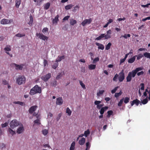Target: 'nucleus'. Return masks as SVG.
I'll return each mask as SVG.
<instances>
[{
    "label": "nucleus",
    "instance_id": "obj_1",
    "mask_svg": "<svg viewBox=\"0 0 150 150\" xmlns=\"http://www.w3.org/2000/svg\"><path fill=\"white\" fill-rule=\"evenodd\" d=\"M143 68L141 67L137 68L135 70H133L131 72H129L126 77V81L130 82L132 79V77H135L138 72L142 70Z\"/></svg>",
    "mask_w": 150,
    "mask_h": 150
},
{
    "label": "nucleus",
    "instance_id": "obj_2",
    "mask_svg": "<svg viewBox=\"0 0 150 150\" xmlns=\"http://www.w3.org/2000/svg\"><path fill=\"white\" fill-rule=\"evenodd\" d=\"M41 92V87L36 85L30 89L29 93L31 95H33L37 93H40Z\"/></svg>",
    "mask_w": 150,
    "mask_h": 150
},
{
    "label": "nucleus",
    "instance_id": "obj_3",
    "mask_svg": "<svg viewBox=\"0 0 150 150\" xmlns=\"http://www.w3.org/2000/svg\"><path fill=\"white\" fill-rule=\"evenodd\" d=\"M21 123H20L16 120L15 119L12 120L10 122V125L11 129H13L19 125L21 126Z\"/></svg>",
    "mask_w": 150,
    "mask_h": 150
},
{
    "label": "nucleus",
    "instance_id": "obj_4",
    "mask_svg": "<svg viewBox=\"0 0 150 150\" xmlns=\"http://www.w3.org/2000/svg\"><path fill=\"white\" fill-rule=\"evenodd\" d=\"M25 78L23 76H19L16 80V82L19 85L25 83Z\"/></svg>",
    "mask_w": 150,
    "mask_h": 150
},
{
    "label": "nucleus",
    "instance_id": "obj_5",
    "mask_svg": "<svg viewBox=\"0 0 150 150\" xmlns=\"http://www.w3.org/2000/svg\"><path fill=\"white\" fill-rule=\"evenodd\" d=\"M119 76L118 77L119 81L120 82L122 81L125 78V74L124 73V70L122 69L119 73Z\"/></svg>",
    "mask_w": 150,
    "mask_h": 150
},
{
    "label": "nucleus",
    "instance_id": "obj_6",
    "mask_svg": "<svg viewBox=\"0 0 150 150\" xmlns=\"http://www.w3.org/2000/svg\"><path fill=\"white\" fill-rule=\"evenodd\" d=\"M36 35L37 36H38L39 38L40 39H42L44 40H47L48 38V37L44 35L42 33H37Z\"/></svg>",
    "mask_w": 150,
    "mask_h": 150
},
{
    "label": "nucleus",
    "instance_id": "obj_7",
    "mask_svg": "<svg viewBox=\"0 0 150 150\" xmlns=\"http://www.w3.org/2000/svg\"><path fill=\"white\" fill-rule=\"evenodd\" d=\"M51 74L50 73H48L46 75L42 76L41 78L44 81L46 82L51 77Z\"/></svg>",
    "mask_w": 150,
    "mask_h": 150
},
{
    "label": "nucleus",
    "instance_id": "obj_8",
    "mask_svg": "<svg viewBox=\"0 0 150 150\" xmlns=\"http://www.w3.org/2000/svg\"><path fill=\"white\" fill-rule=\"evenodd\" d=\"M92 19L91 18H90L88 19H86L83 21L81 23V25L83 26H84L86 24H89L92 22Z\"/></svg>",
    "mask_w": 150,
    "mask_h": 150
},
{
    "label": "nucleus",
    "instance_id": "obj_9",
    "mask_svg": "<svg viewBox=\"0 0 150 150\" xmlns=\"http://www.w3.org/2000/svg\"><path fill=\"white\" fill-rule=\"evenodd\" d=\"M13 65L16 67V69L17 70H22L23 66H24V64H21L20 65L17 64L15 63H14L13 64Z\"/></svg>",
    "mask_w": 150,
    "mask_h": 150
},
{
    "label": "nucleus",
    "instance_id": "obj_10",
    "mask_svg": "<svg viewBox=\"0 0 150 150\" xmlns=\"http://www.w3.org/2000/svg\"><path fill=\"white\" fill-rule=\"evenodd\" d=\"M63 100L62 97H59L57 98L56 104L57 105H61L63 103Z\"/></svg>",
    "mask_w": 150,
    "mask_h": 150
},
{
    "label": "nucleus",
    "instance_id": "obj_11",
    "mask_svg": "<svg viewBox=\"0 0 150 150\" xmlns=\"http://www.w3.org/2000/svg\"><path fill=\"white\" fill-rule=\"evenodd\" d=\"M24 130V128L23 125L21 123V126L17 129L16 132L18 134H20L23 132Z\"/></svg>",
    "mask_w": 150,
    "mask_h": 150
},
{
    "label": "nucleus",
    "instance_id": "obj_12",
    "mask_svg": "<svg viewBox=\"0 0 150 150\" xmlns=\"http://www.w3.org/2000/svg\"><path fill=\"white\" fill-rule=\"evenodd\" d=\"M37 107V105L33 106L30 107L28 110L29 113L30 114L33 113V112L36 110Z\"/></svg>",
    "mask_w": 150,
    "mask_h": 150
},
{
    "label": "nucleus",
    "instance_id": "obj_13",
    "mask_svg": "<svg viewBox=\"0 0 150 150\" xmlns=\"http://www.w3.org/2000/svg\"><path fill=\"white\" fill-rule=\"evenodd\" d=\"M140 102V101L139 100L136 99L133 100L132 101H131L130 103L132 106H133L134 104H135L137 106H138Z\"/></svg>",
    "mask_w": 150,
    "mask_h": 150
},
{
    "label": "nucleus",
    "instance_id": "obj_14",
    "mask_svg": "<svg viewBox=\"0 0 150 150\" xmlns=\"http://www.w3.org/2000/svg\"><path fill=\"white\" fill-rule=\"evenodd\" d=\"M11 22L10 21L6 19H3L1 20L0 23L2 24L5 25L8 24Z\"/></svg>",
    "mask_w": 150,
    "mask_h": 150
},
{
    "label": "nucleus",
    "instance_id": "obj_15",
    "mask_svg": "<svg viewBox=\"0 0 150 150\" xmlns=\"http://www.w3.org/2000/svg\"><path fill=\"white\" fill-rule=\"evenodd\" d=\"M108 109V106H105L101 108L99 111L100 114H103L104 112L106 111Z\"/></svg>",
    "mask_w": 150,
    "mask_h": 150
},
{
    "label": "nucleus",
    "instance_id": "obj_16",
    "mask_svg": "<svg viewBox=\"0 0 150 150\" xmlns=\"http://www.w3.org/2000/svg\"><path fill=\"white\" fill-rule=\"evenodd\" d=\"M104 38V39H107L108 38H106L105 34H101L99 36L96 38L95 39L96 40H99Z\"/></svg>",
    "mask_w": 150,
    "mask_h": 150
},
{
    "label": "nucleus",
    "instance_id": "obj_17",
    "mask_svg": "<svg viewBox=\"0 0 150 150\" xmlns=\"http://www.w3.org/2000/svg\"><path fill=\"white\" fill-rule=\"evenodd\" d=\"M107 34L105 35L106 38L108 39L111 38V34L112 33L111 30H109L106 32Z\"/></svg>",
    "mask_w": 150,
    "mask_h": 150
},
{
    "label": "nucleus",
    "instance_id": "obj_18",
    "mask_svg": "<svg viewBox=\"0 0 150 150\" xmlns=\"http://www.w3.org/2000/svg\"><path fill=\"white\" fill-rule=\"evenodd\" d=\"M136 57V56H134L132 57L129 59L128 60V62L130 63H133L135 61Z\"/></svg>",
    "mask_w": 150,
    "mask_h": 150
},
{
    "label": "nucleus",
    "instance_id": "obj_19",
    "mask_svg": "<svg viewBox=\"0 0 150 150\" xmlns=\"http://www.w3.org/2000/svg\"><path fill=\"white\" fill-rule=\"evenodd\" d=\"M21 0H16L15 6L17 8H19L21 4Z\"/></svg>",
    "mask_w": 150,
    "mask_h": 150
},
{
    "label": "nucleus",
    "instance_id": "obj_20",
    "mask_svg": "<svg viewBox=\"0 0 150 150\" xmlns=\"http://www.w3.org/2000/svg\"><path fill=\"white\" fill-rule=\"evenodd\" d=\"M96 67V64H91L89 65L88 68L90 70H93Z\"/></svg>",
    "mask_w": 150,
    "mask_h": 150
},
{
    "label": "nucleus",
    "instance_id": "obj_21",
    "mask_svg": "<svg viewBox=\"0 0 150 150\" xmlns=\"http://www.w3.org/2000/svg\"><path fill=\"white\" fill-rule=\"evenodd\" d=\"M85 141V139L84 138H82L81 139L79 140V143L81 145H83Z\"/></svg>",
    "mask_w": 150,
    "mask_h": 150
},
{
    "label": "nucleus",
    "instance_id": "obj_22",
    "mask_svg": "<svg viewBox=\"0 0 150 150\" xmlns=\"http://www.w3.org/2000/svg\"><path fill=\"white\" fill-rule=\"evenodd\" d=\"M59 16L58 15H57L53 19V23H57V22L59 21Z\"/></svg>",
    "mask_w": 150,
    "mask_h": 150
},
{
    "label": "nucleus",
    "instance_id": "obj_23",
    "mask_svg": "<svg viewBox=\"0 0 150 150\" xmlns=\"http://www.w3.org/2000/svg\"><path fill=\"white\" fill-rule=\"evenodd\" d=\"M64 58V55L60 57L58 56V58L56 59V62H60L62 59H63Z\"/></svg>",
    "mask_w": 150,
    "mask_h": 150
},
{
    "label": "nucleus",
    "instance_id": "obj_24",
    "mask_svg": "<svg viewBox=\"0 0 150 150\" xmlns=\"http://www.w3.org/2000/svg\"><path fill=\"white\" fill-rule=\"evenodd\" d=\"M75 142H73L71 143V146L70 147V150H74L75 149Z\"/></svg>",
    "mask_w": 150,
    "mask_h": 150
},
{
    "label": "nucleus",
    "instance_id": "obj_25",
    "mask_svg": "<svg viewBox=\"0 0 150 150\" xmlns=\"http://www.w3.org/2000/svg\"><path fill=\"white\" fill-rule=\"evenodd\" d=\"M136 57H137V59L139 60L141 59L144 56L143 54H139L138 55H135Z\"/></svg>",
    "mask_w": 150,
    "mask_h": 150
},
{
    "label": "nucleus",
    "instance_id": "obj_26",
    "mask_svg": "<svg viewBox=\"0 0 150 150\" xmlns=\"http://www.w3.org/2000/svg\"><path fill=\"white\" fill-rule=\"evenodd\" d=\"M73 6L72 4H68L65 6V8L66 10H68L70 9Z\"/></svg>",
    "mask_w": 150,
    "mask_h": 150
},
{
    "label": "nucleus",
    "instance_id": "obj_27",
    "mask_svg": "<svg viewBox=\"0 0 150 150\" xmlns=\"http://www.w3.org/2000/svg\"><path fill=\"white\" fill-rule=\"evenodd\" d=\"M64 74V71L60 73H59L58 75L56 77V79H58L60 78L62 76V75Z\"/></svg>",
    "mask_w": 150,
    "mask_h": 150
},
{
    "label": "nucleus",
    "instance_id": "obj_28",
    "mask_svg": "<svg viewBox=\"0 0 150 150\" xmlns=\"http://www.w3.org/2000/svg\"><path fill=\"white\" fill-rule=\"evenodd\" d=\"M144 56L147 58H149L150 59V53L148 52H145L144 54Z\"/></svg>",
    "mask_w": 150,
    "mask_h": 150
},
{
    "label": "nucleus",
    "instance_id": "obj_29",
    "mask_svg": "<svg viewBox=\"0 0 150 150\" xmlns=\"http://www.w3.org/2000/svg\"><path fill=\"white\" fill-rule=\"evenodd\" d=\"M77 23L76 21L73 19H71L70 21V24L71 25H74Z\"/></svg>",
    "mask_w": 150,
    "mask_h": 150
},
{
    "label": "nucleus",
    "instance_id": "obj_30",
    "mask_svg": "<svg viewBox=\"0 0 150 150\" xmlns=\"http://www.w3.org/2000/svg\"><path fill=\"white\" fill-rule=\"evenodd\" d=\"M90 134V132L89 130V129H88L87 130L85 131L84 135L86 137H87Z\"/></svg>",
    "mask_w": 150,
    "mask_h": 150
},
{
    "label": "nucleus",
    "instance_id": "obj_31",
    "mask_svg": "<svg viewBox=\"0 0 150 150\" xmlns=\"http://www.w3.org/2000/svg\"><path fill=\"white\" fill-rule=\"evenodd\" d=\"M129 100L130 98L129 97H125V98H124L123 100L124 103L125 104L128 103H129Z\"/></svg>",
    "mask_w": 150,
    "mask_h": 150
},
{
    "label": "nucleus",
    "instance_id": "obj_32",
    "mask_svg": "<svg viewBox=\"0 0 150 150\" xmlns=\"http://www.w3.org/2000/svg\"><path fill=\"white\" fill-rule=\"evenodd\" d=\"M11 50V47L10 45H7L6 47L4 49V50L5 51H10Z\"/></svg>",
    "mask_w": 150,
    "mask_h": 150
},
{
    "label": "nucleus",
    "instance_id": "obj_33",
    "mask_svg": "<svg viewBox=\"0 0 150 150\" xmlns=\"http://www.w3.org/2000/svg\"><path fill=\"white\" fill-rule=\"evenodd\" d=\"M66 112L68 114L69 116L71 115V111L69 109V108L67 107V108Z\"/></svg>",
    "mask_w": 150,
    "mask_h": 150
},
{
    "label": "nucleus",
    "instance_id": "obj_34",
    "mask_svg": "<svg viewBox=\"0 0 150 150\" xmlns=\"http://www.w3.org/2000/svg\"><path fill=\"white\" fill-rule=\"evenodd\" d=\"M131 35L130 34H125L124 35H122L120 37H123L125 39H127L128 37L129 38L130 37Z\"/></svg>",
    "mask_w": 150,
    "mask_h": 150
},
{
    "label": "nucleus",
    "instance_id": "obj_35",
    "mask_svg": "<svg viewBox=\"0 0 150 150\" xmlns=\"http://www.w3.org/2000/svg\"><path fill=\"white\" fill-rule=\"evenodd\" d=\"M122 92L121 91H120V92L118 93H116L115 94V97L116 98H118L122 94Z\"/></svg>",
    "mask_w": 150,
    "mask_h": 150
},
{
    "label": "nucleus",
    "instance_id": "obj_36",
    "mask_svg": "<svg viewBox=\"0 0 150 150\" xmlns=\"http://www.w3.org/2000/svg\"><path fill=\"white\" fill-rule=\"evenodd\" d=\"M14 103L15 104H19L23 106V105H25V103L23 102H20V101H15L14 102Z\"/></svg>",
    "mask_w": 150,
    "mask_h": 150
},
{
    "label": "nucleus",
    "instance_id": "obj_37",
    "mask_svg": "<svg viewBox=\"0 0 150 150\" xmlns=\"http://www.w3.org/2000/svg\"><path fill=\"white\" fill-rule=\"evenodd\" d=\"M50 6V3L49 2L47 3L45 5L44 9L47 10L48 9Z\"/></svg>",
    "mask_w": 150,
    "mask_h": 150
},
{
    "label": "nucleus",
    "instance_id": "obj_38",
    "mask_svg": "<svg viewBox=\"0 0 150 150\" xmlns=\"http://www.w3.org/2000/svg\"><path fill=\"white\" fill-rule=\"evenodd\" d=\"M113 112L111 110H109L107 112L108 115H107V117H110L111 115H112L113 114Z\"/></svg>",
    "mask_w": 150,
    "mask_h": 150
},
{
    "label": "nucleus",
    "instance_id": "obj_39",
    "mask_svg": "<svg viewBox=\"0 0 150 150\" xmlns=\"http://www.w3.org/2000/svg\"><path fill=\"white\" fill-rule=\"evenodd\" d=\"M8 131L9 133L11 134L12 135H13L15 133V131H13L11 129V128H9L8 129Z\"/></svg>",
    "mask_w": 150,
    "mask_h": 150
},
{
    "label": "nucleus",
    "instance_id": "obj_40",
    "mask_svg": "<svg viewBox=\"0 0 150 150\" xmlns=\"http://www.w3.org/2000/svg\"><path fill=\"white\" fill-rule=\"evenodd\" d=\"M16 36L18 37H21L25 36V34L24 33L21 34L18 33L16 34L15 35Z\"/></svg>",
    "mask_w": 150,
    "mask_h": 150
},
{
    "label": "nucleus",
    "instance_id": "obj_41",
    "mask_svg": "<svg viewBox=\"0 0 150 150\" xmlns=\"http://www.w3.org/2000/svg\"><path fill=\"white\" fill-rule=\"evenodd\" d=\"M124 98H123L122 99H121L118 103V106H122V105L123 103V100H124Z\"/></svg>",
    "mask_w": 150,
    "mask_h": 150
},
{
    "label": "nucleus",
    "instance_id": "obj_42",
    "mask_svg": "<svg viewBox=\"0 0 150 150\" xmlns=\"http://www.w3.org/2000/svg\"><path fill=\"white\" fill-rule=\"evenodd\" d=\"M111 45V43L110 42H109L108 44L106 46L105 49L107 50H109L110 47V46Z\"/></svg>",
    "mask_w": 150,
    "mask_h": 150
},
{
    "label": "nucleus",
    "instance_id": "obj_43",
    "mask_svg": "<svg viewBox=\"0 0 150 150\" xmlns=\"http://www.w3.org/2000/svg\"><path fill=\"white\" fill-rule=\"evenodd\" d=\"M79 83L82 88L84 89L86 88L85 85L83 83V82L81 81H79Z\"/></svg>",
    "mask_w": 150,
    "mask_h": 150
},
{
    "label": "nucleus",
    "instance_id": "obj_44",
    "mask_svg": "<svg viewBox=\"0 0 150 150\" xmlns=\"http://www.w3.org/2000/svg\"><path fill=\"white\" fill-rule=\"evenodd\" d=\"M30 20L29 21V24L32 25L33 22V18L32 16L30 15Z\"/></svg>",
    "mask_w": 150,
    "mask_h": 150
},
{
    "label": "nucleus",
    "instance_id": "obj_45",
    "mask_svg": "<svg viewBox=\"0 0 150 150\" xmlns=\"http://www.w3.org/2000/svg\"><path fill=\"white\" fill-rule=\"evenodd\" d=\"M42 134L44 135H46L48 133V131L46 129H44L42 131Z\"/></svg>",
    "mask_w": 150,
    "mask_h": 150
},
{
    "label": "nucleus",
    "instance_id": "obj_46",
    "mask_svg": "<svg viewBox=\"0 0 150 150\" xmlns=\"http://www.w3.org/2000/svg\"><path fill=\"white\" fill-rule=\"evenodd\" d=\"M119 87V86H117L116 87L113 89L111 91V93L112 94L115 93Z\"/></svg>",
    "mask_w": 150,
    "mask_h": 150
},
{
    "label": "nucleus",
    "instance_id": "obj_47",
    "mask_svg": "<svg viewBox=\"0 0 150 150\" xmlns=\"http://www.w3.org/2000/svg\"><path fill=\"white\" fill-rule=\"evenodd\" d=\"M99 60V59L98 57L95 58L93 60V64H96V63L98 62Z\"/></svg>",
    "mask_w": 150,
    "mask_h": 150
},
{
    "label": "nucleus",
    "instance_id": "obj_48",
    "mask_svg": "<svg viewBox=\"0 0 150 150\" xmlns=\"http://www.w3.org/2000/svg\"><path fill=\"white\" fill-rule=\"evenodd\" d=\"M104 91H105L104 90L99 91V92L97 93V95L98 96H100V95L103 94Z\"/></svg>",
    "mask_w": 150,
    "mask_h": 150
},
{
    "label": "nucleus",
    "instance_id": "obj_49",
    "mask_svg": "<svg viewBox=\"0 0 150 150\" xmlns=\"http://www.w3.org/2000/svg\"><path fill=\"white\" fill-rule=\"evenodd\" d=\"M58 64L57 62V63H54L52 65V67L53 69H55L58 67Z\"/></svg>",
    "mask_w": 150,
    "mask_h": 150
},
{
    "label": "nucleus",
    "instance_id": "obj_50",
    "mask_svg": "<svg viewBox=\"0 0 150 150\" xmlns=\"http://www.w3.org/2000/svg\"><path fill=\"white\" fill-rule=\"evenodd\" d=\"M48 31V28L46 27L44 28L42 30V32L44 34H45L46 32H47Z\"/></svg>",
    "mask_w": 150,
    "mask_h": 150
},
{
    "label": "nucleus",
    "instance_id": "obj_51",
    "mask_svg": "<svg viewBox=\"0 0 150 150\" xmlns=\"http://www.w3.org/2000/svg\"><path fill=\"white\" fill-rule=\"evenodd\" d=\"M79 7L78 5H76L74 8V9L72 10V11L74 12H76L77 10H79Z\"/></svg>",
    "mask_w": 150,
    "mask_h": 150
},
{
    "label": "nucleus",
    "instance_id": "obj_52",
    "mask_svg": "<svg viewBox=\"0 0 150 150\" xmlns=\"http://www.w3.org/2000/svg\"><path fill=\"white\" fill-rule=\"evenodd\" d=\"M34 123L38 125H39L40 124V120L39 119H37L34 121Z\"/></svg>",
    "mask_w": 150,
    "mask_h": 150
},
{
    "label": "nucleus",
    "instance_id": "obj_53",
    "mask_svg": "<svg viewBox=\"0 0 150 150\" xmlns=\"http://www.w3.org/2000/svg\"><path fill=\"white\" fill-rule=\"evenodd\" d=\"M8 123L7 122H6L4 124H1V127L2 128L5 127H6V126H8Z\"/></svg>",
    "mask_w": 150,
    "mask_h": 150
},
{
    "label": "nucleus",
    "instance_id": "obj_54",
    "mask_svg": "<svg viewBox=\"0 0 150 150\" xmlns=\"http://www.w3.org/2000/svg\"><path fill=\"white\" fill-rule=\"evenodd\" d=\"M148 100L147 98L144 99L142 101V103L143 104H145L147 103Z\"/></svg>",
    "mask_w": 150,
    "mask_h": 150
},
{
    "label": "nucleus",
    "instance_id": "obj_55",
    "mask_svg": "<svg viewBox=\"0 0 150 150\" xmlns=\"http://www.w3.org/2000/svg\"><path fill=\"white\" fill-rule=\"evenodd\" d=\"M98 48L99 49H100L102 50H103L104 48V45L102 44H101L99 47H98Z\"/></svg>",
    "mask_w": 150,
    "mask_h": 150
},
{
    "label": "nucleus",
    "instance_id": "obj_56",
    "mask_svg": "<svg viewBox=\"0 0 150 150\" xmlns=\"http://www.w3.org/2000/svg\"><path fill=\"white\" fill-rule=\"evenodd\" d=\"M103 105V104H99V105L97 106L96 107L98 109H100L101 108L103 107H102Z\"/></svg>",
    "mask_w": 150,
    "mask_h": 150
},
{
    "label": "nucleus",
    "instance_id": "obj_57",
    "mask_svg": "<svg viewBox=\"0 0 150 150\" xmlns=\"http://www.w3.org/2000/svg\"><path fill=\"white\" fill-rule=\"evenodd\" d=\"M101 103V101H100L96 100L94 102V104L97 106Z\"/></svg>",
    "mask_w": 150,
    "mask_h": 150
},
{
    "label": "nucleus",
    "instance_id": "obj_58",
    "mask_svg": "<svg viewBox=\"0 0 150 150\" xmlns=\"http://www.w3.org/2000/svg\"><path fill=\"white\" fill-rule=\"evenodd\" d=\"M144 74V72L143 71H141L139 72H137V75L138 76H139L141 75H143Z\"/></svg>",
    "mask_w": 150,
    "mask_h": 150
},
{
    "label": "nucleus",
    "instance_id": "obj_59",
    "mask_svg": "<svg viewBox=\"0 0 150 150\" xmlns=\"http://www.w3.org/2000/svg\"><path fill=\"white\" fill-rule=\"evenodd\" d=\"M57 85V81H53L52 83H51V85L53 86H55Z\"/></svg>",
    "mask_w": 150,
    "mask_h": 150
},
{
    "label": "nucleus",
    "instance_id": "obj_60",
    "mask_svg": "<svg viewBox=\"0 0 150 150\" xmlns=\"http://www.w3.org/2000/svg\"><path fill=\"white\" fill-rule=\"evenodd\" d=\"M144 83H141L140 84V86H141L140 89L141 90H144Z\"/></svg>",
    "mask_w": 150,
    "mask_h": 150
},
{
    "label": "nucleus",
    "instance_id": "obj_61",
    "mask_svg": "<svg viewBox=\"0 0 150 150\" xmlns=\"http://www.w3.org/2000/svg\"><path fill=\"white\" fill-rule=\"evenodd\" d=\"M149 5H150V3H148V4H147L145 5H141V6L142 7H148V6H149Z\"/></svg>",
    "mask_w": 150,
    "mask_h": 150
},
{
    "label": "nucleus",
    "instance_id": "obj_62",
    "mask_svg": "<svg viewBox=\"0 0 150 150\" xmlns=\"http://www.w3.org/2000/svg\"><path fill=\"white\" fill-rule=\"evenodd\" d=\"M69 16H65L63 19V21L67 20L69 17Z\"/></svg>",
    "mask_w": 150,
    "mask_h": 150
},
{
    "label": "nucleus",
    "instance_id": "obj_63",
    "mask_svg": "<svg viewBox=\"0 0 150 150\" xmlns=\"http://www.w3.org/2000/svg\"><path fill=\"white\" fill-rule=\"evenodd\" d=\"M86 147L90 148V143L89 142H88L86 143Z\"/></svg>",
    "mask_w": 150,
    "mask_h": 150
},
{
    "label": "nucleus",
    "instance_id": "obj_64",
    "mask_svg": "<svg viewBox=\"0 0 150 150\" xmlns=\"http://www.w3.org/2000/svg\"><path fill=\"white\" fill-rule=\"evenodd\" d=\"M126 59L125 58H123L122 59H121L120 60V64H121L122 63L124 62L125 61Z\"/></svg>",
    "mask_w": 150,
    "mask_h": 150
}]
</instances>
